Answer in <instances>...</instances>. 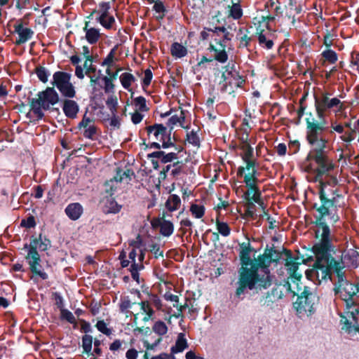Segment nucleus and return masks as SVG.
I'll return each mask as SVG.
<instances>
[{
  "label": "nucleus",
  "instance_id": "4d7b16f0",
  "mask_svg": "<svg viewBox=\"0 0 359 359\" xmlns=\"http://www.w3.org/2000/svg\"><path fill=\"white\" fill-rule=\"evenodd\" d=\"M102 79L104 82V92L106 93H114L115 86L113 83V81L111 79H108L107 76H104Z\"/></svg>",
  "mask_w": 359,
  "mask_h": 359
},
{
  "label": "nucleus",
  "instance_id": "a211bd4d",
  "mask_svg": "<svg viewBox=\"0 0 359 359\" xmlns=\"http://www.w3.org/2000/svg\"><path fill=\"white\" fill-rule=\"evenodd\" d=\"M250 32L245 27H240L236 34V39L239 41L238 48H248L250 46L252 39L250 36Z\"/></svg>",
  "mask_w": 359,
  "mask_h": 359
},
{
  "label": "nucleus",
  "instance_id": "5fc2aeb1",
  "mask_svg": "<svg viewBox=\"0 0 359 359\" xmlns=\"http://www.w3.org/2000/svg\"><path fill=\"white\" fill-rule=\"evenodd\" d=\"M152 78L153 74L151 70L150 69H147L146 70H144V76L142 79V87L144 88L148 87L150 85Z\"/></svg>",
  "mask_w": 359,
  "mask_h": 359
},
{
  "label": "nucleus",
  "instance_id": "37998d69",
  "mask_svg": "<svg viewBox=\"0 0 359 359\" xmlns=\"http://www.w3.org/2000/svg\"><path fill=\"white\" fill-rule=\"evenodd\" d=\"M144 269L143 264H132L130 268L132 278L137 283H140L139 271Z\"/></svg>",
  "mask_w": 359,
  "mask_h": 359
},
{
  "label": "nucleus",
  "instance_id": "0eeeda50",
  "mask_svg": "<svg viewBox=\"0 0 359 359\" xmlns=\"http://www.w3.org/2000/svg\"><path fill=\"white\" fill-rule=\"evenodd\" d=\"M72 74L62 71L55 72L53 75L51 84L55 86L62 96L73 98L76 96L75 87L71 82Z\"/></svg>",
  "mask_w": 359,
  "mask_h": 359
},
{
  "label": "nucleus",
  "instance_id": "774afa93",
  "mask_svg": "<svg viewBox=\"0 0 359 359\" xmlns=\"http://www.w3.org/2000/svg\"><path fill=\"white\" fill-rule=\"evenodd\" d=\"M353 306H356V308L348 311L347 313L348 316L352 318L353 321L357 323L358 318L356 316L359 314V303L357 302V305H353Z\"/></svg>",
  "mask_w": 359,
  "mask_h": 359
},
{
  "label": "nucleus",
  "instance_id": "c03bdc74",
  "mask_svg": "<svg viewBox=\"0 0 359 359\" xmlns=\"http://www.w3.org/2000/svg\"><path fill=\"white\" fill-rule=\"evenodd\" d=\"M229 76L226 75L225 72H222L221 76V80L219 83V85L221 86L220 90L222 93H226L228 91V86L232 85V81H229Z\"/></svg>",
  "mask_w": 359,
  "mask_h": 359
},
{
  "label": "nucleus",
  "instance_id": "20e7f679",
  "mask_svg": "<svg viewBox=\"0 0 359 359\" xmlns=\"http://www.w3.org/2000/svg\"><path fill=\"white\" fill-rule=\"evenodd\" d=\"M329 95L328 93H323L320 97L314 95V106L318 120L315 118L312 112L306 113V140L309 144L328 143L329 142L323 136L327 129L325 111L338 106H339V110L342 108V104L338 98L330 99Z\"/></svg>",
  "mask_w": 359,
  "mask_h": 359
},
{
  "label": "nucleus",
  "instance_id": "f257e3e1",
  "mask_svg": "<svg viewBox=\"0 0 359 359\" xmlns=\"http://www.w3.org/2000/svg\"><path fill=\"white\" fill-rule=\"evenodd\" d=\"M328 143L309 144L311 149L306 157V161L313 162L316 165L314 170L316 177L314 181L319 183L318 196L320 204L314 203L313 208L318 213L315 217V221L312 223L315 225H327L325 220V217H329L332 224H336L340 219L337 212L338 198H342L338 189L327 190V186L335 187L338 184L336 176L332 175L328 181H324L323 177L328 175L332 171L335 165L333 160L329 156L327 149Z\"/></svg>",
  "mask_w": 359,
  "mask_h": 359
},
{
  "label": "nucleus",
  "instance_id": "c9c22d12",
  "mask_svg": "<svg viewBox=\"0 0 359 359\" xmlns=\"http://www.w3.org/2000/svg\"><path fill=\"white\" fill-rule=\"evenodd\" d=\"M216 226L218 233L222 236L226 237L231 233V228L226 222H221L218 219H216Z\"/></svg>",
  "mask_w": 359,
  "mask_h": 359
},
{
  "label": "nucleus",
  "instance_id": "c85d7f7f",
  "mask_svg": "<svg viewBox=\"0 0 359 359\" xmlns=\"http://www.w3.org/2000/svg\"><path fill=\"white\" fill-rule=\"evenodd\" d=\"M161 224L160 233L162 236L169 237L172 234L174 231V225L172 222L164 219H163V223Z\"/></svg>",
  "mask_w": 359,
  "mask_h": 359
},
{
  "label": "nucleus",
  "instance_id": "473e14b6",
  "mask_svg": "<svg viewBox=\"0 0 359 359\" xmlns=\"http://www.w3.org/2000/svg\"><path fill=\"white\" fill-rule=\"evenodd\" d=\"M35 73L38 79L43 83H46L50 76L48 70L43 66H37L35 68Z\"/></svg>",
  "mask_w": 359,
  "mask_h": 359
},
{
  "label": "nucleus",
  "instance_id": "7c9ffc66",
  "mask_svg": "<svg viewBox=\"0 0 359 359\" xmlns=\"http://www.w3.org/2000/svg\"><path fill=\"white\" fill-rule=\"evenodd\" d=\"M189 210L195 218L201 219L205 215V208L203 205L192 203Z\"/></svg>",
  "mask_w": 359,
  "mask_h": 359
},
{
  "label": "nucleus",
  "instance_id": "bf43d9fd",
  "mask_svg": "<svg viewBox=\"0 0 359 359\" xmlns=\"http://www.w3.org/2000/svg\"><path fill=\"white\" fill-rule=\"evenodd\" d=\"M149 250L154 254L155 258L158 259L160 257H163V251L161 250L160 246L158 244H151L150 245Z\"/></svg>",
  "mask_w": 359,
  "mask_h": 359
},
{
  "label": "nucleus",
  "instance_id": "b1692460",
  "mask_svg": "<svg viewBox=\"0 0 359 359\" xmlns=\"http://www.w3.org/2000/svg\"><path fill=\"white\" fill-rule=\"evenodd\" d=\"M171 55L176 58H182L187 55V48L178 42H174L170 47Z\"/></svg>",
  "mask_w": 359,
  "mask_h": 359
},
{
  "label": "nucleus",
  "instance_id": "f3484780",
  "mask_svg": "<svg viewBox=\"0 0 359 359\" xmlns=\"http://www.w3.org/2000/svg\"><path fill=\"white\" fill-rule=\"evenodd\" d=\"M65 212L71 220L76 221L82 215L83 208L79 203H72L65 208Z\"/></svg>",
  "mask_w": 359,
  "mask_h": 359
},
{
  "label": "nucleus",
  "instance_id": "dca6fc26",
  "mask_svg": "<svg viewBox=\"0 0 359 359\" xmlns=\"http://www.w3.org/2000/svg\"><path fill=\"white\" fill-rule=\"evenodd\" d=\"M38 97L48 102L52 106L56 104L59 100V95L55 90L54 87H47L44 90L39 92Z\"/></svg>",
  "mask_w": 359,
  "mask_h": 359
},
{
  "label": "nucleus",
  "instance_id": "2eb2a0df",
  "mask_svg": "<svg viewBox=\"0 0 359 359\" xmlns=\"http://www.w3.org/2000/svg\"><path fill=\"white\" fill-rule=\"evenodd\" d=\"M62 110L67 118L74 119L77 117L79 106L76 101L71 98L65 99L62 102Z\"/></svg>",
  "mask_w": 359,
  "mask_h": 359
},
{
  "label": "nucleus",
  "instance_id": "412c9836",
  "mask_svg": "<svg viewBox=\"0 0 359 359\" xmlns=\"http://www.w3.org/2000/svg\"><path fill=\"white\" fill-rule=\"evenodd\" d=\"M225 69V72L226 73V75L229 76V80L231 81L232 79L236 81V86L240 87L241 85L245 82V80L243 79L241 76L239 75L238 72H237L236 69H234V65H233L231 67H230L229 64L226 65L223 67Z\"/></svg>",
  "mask_w": 359,
  "mask_h": 359
},
{
  "label": "nucleus",
  "instance_id": "de8ad7c7",
  "mask_svg": "<svg viewBox=\"0 0 359 359\" xmlns=\"http://www.w3.org/2000/svg\"><path fill=\"white\" fill-rule=\"evenodd\" d=\"M222 34V38H214V42L218 46L226 45V41H231L233 37V34L228 32L226 29Z\"/></svg>",
  "mask_w": 359,
  "mask_h": 359
},
{
  "label": "nucleus",
  "instance_id": "f8f14e48",
  "mask_svg": "<svg viewBox=\"0 0 359 359\" xmlns=\"http://www.w3.org/2000/svg\"><path fill=\"white\" fill-rule=\"evenodd\" d=\"M30 95H32V91L29 90V96L27 98L28 104L31 107V110L36 116L37 120H41L44 117V113L42 109L49 110L51 104L41 98H30Z\"/></svg>",
  "mask_w": 359,
  "mask_h": 359
},
{
  "label": "nucleus",
  "instance_id": "a878e982",
  "mask_svg": "<svg viewBox=\"0 0 359 359\" xmlns=\"http://www.w3.org/2000/svg\"><path fill=\"white\" fill-rule=\"evenodd\" d=\"M229 17L232 18L234 20H239L243 16V10L240 4L233 3L232 6H229Z\"/></svg>",
  "mask_w": 359,
  "mask_h": 359
},
{
  "label": "nucleus",
  "instance_id": "09e8293b",
  "mask_svg": "<svg viewBox=\"0 0 359 359\" xmlns=\"http://www.w3.org/2000/svg\"><path fill=\"white\" fill-rule=\"evenodd\" d=\"M106 104L111 111V114H117L118 100L116 96H110L106 101Z\"/></svg>",
  "mask_w": 359,
  "mask_h": 359
},
{
  "label": "nucleus",
  "instance_id": "338daca9",
  "mask_svg": "<svg viewBox=\"0 0 359 359\" xmlns=\"http://www.w3.org/2000/svg\"><path fill=\"white\" fill-rule=\"evenodd\" d=\"M276 301V299L273 297L269 292H268L266 295L262 297L261 299V302H263L262 304L264 306H269L271 303H273Z\"/></svg>",
  "mask_w": 359,
  "mask_h": 359
},
{
  "label": "nucleus",
  "instance_id": "680f3d73",
  "mask_svg": "<svg viewBox=\"0 0 359 359\" xmlns=\"http://www.w3.org/2000/svg\"><path fill=\"white\" fill-rule=\"evenodd\" d=\"M109 120V126L114 129H118L121 126V122L116 114H111V118Z\"/></svg>",
  "mask_w": 359,
  "mask_h": 359
},
{
  "label": "nucleus",
  "instance_id": "79ce46f5",
  "mask_svg": "<svg viewBox=\"0 0 359 359\" xmlns=\"http://www.w3.org/2000/svg\"><path fill=\"white\" fill-rule=\"evenodd\" d=\"M61 318L66 320L68 323L73 324L74 327L76 328L77 323L73 313L68 309H61L60 311Z\"/></svg>",
  "mask_w": 359,
  "mask_h": 359
},
{
  "label": "nucleus",
  "instance_id": "603ef678",
  "mask_svg": "<svg viewBox=\"0 0 359 359\" xmlns=\"http://www.w3.org/2000/svg\"><path fill=\"white\" fill-rule=\"evenodd\" d=\"M149 303L152 304L154 306L158 311H163V304L160 297L156 294H149Z\"/></svg>",
  "mask_w": 359,
  "mask_h": 359
},
{
  "label": "nucleus",
  "instance_id": "cd10ccee",
  "mask_svg": "<svg viewBox=\"0 0 359 359\" xmlns=\"http://www.w3.org/2000/svg\"><path fill=\"white\" fill-rule=\"evenodd\" d=\"M219 48H217V51H215V56L213 60L220 62L225 63L228 60V54L226 51V45L219 46Z\"/></svg>",
  "mask_w": 359,
  "mask_h": 359
},
{
  "label": "nucleus",
  "instance_id": "69168bd1",
  "mask_svg": "<svg viewBox=\"0 0 359 359\" xmlns=\"http://www.w3.org/2000/svg\"><path fill=\"white\" fill-rule=\"evenodd\" d=\"M347 256L350 258L353 264H355V266H358V263H359V253L354 250H351L348 252Z\"/></svg>",
  "mask_w": 359,
  "mask_h": 359
},
{
  "label": "nucleus",
  "instance_id": "4c0bfd02",
  "mask_svg": "<svg viewBox=\"0 0 359 359\" xmlns=\"http://www.w3.org/2000/svg\"><path fill=\"white\" fill-rule=\"evenodd\" d=\"M336 275L337 276V282L334 284V294H339V290L340 289V286L343 283H346V278L344 276V272L342 271V269H337V271H335Z\"/></svg>",
  "mask_w": 359,
  "mask_h": 359
},
{
  "label": "nucleus",
  "instance_id": "f704fd0d",
  "mask_svg": "<svg viewBox=\"0 0 359 359\" xmlns=\"http://www.w3.org/2000/svg\"><path fill=\"white\" fill-rule=\"evenodd\" d=\"M39 246V238H34L31 240L30 243H26L25 245V248H28V252L26 256L39 255L37 251V247Z\"/></svg>",
  "mask_w": 359,
  "mask_h": 359
},
{
  "label": "nucleus",
  "instance_id": "f03ea898",
  "mask_svg": "<svg viewBox=\"0 0 359 359\" xmlns=\"http://www.w3.org/2000/svg\"><path fill=\"white\" fill-rule=\"evenodd\" d=\"M255 254L257 250L251 245L250 241L239 243V259L241 267L238 269V287L236 296L239 297L248 288L266 289L271 285L272 278L269 270L271 263H278V257H273L268 252V245L262 255L252 259L250 254Z\"/></svg>",
  "mask_w": 359,
  "mask_h": 359
},
{
  "label": "nucleus",
  "instance_id": "423d86ee",
  "mask_svg": "<svg viewBox=\"0 0 359 359\" xmlns=\"http://www.w3.org/2000/svg\"><path fill=\"white\" fill-rule=\"evenodd\" d=\"M259 182L260 180L253 175H244L243 182L246 191L243 193V198L247 209L255 210V203L259 206L264 205L262 194L258 186Z\"/></svg>",
  "mask_w": 359,
  "mask_h": 359
},
{
  "label": "nucleus",
  "instance_id": "4468645a",
  "mask_svg": "<svg viewBox=\"0 0 359 359\" xmlns=\"http://www.w3.org/2000/svg\"><path fill=\"white\" fill-rule=\"evenodd\" d=\"M275 35L271 30L264 31L261 29L257 32V39L259 46L265 49L270 50L273 47Z\"/></svg>",
  "mask_w": 359,
  "mask_h": 359
},
{
  "label": "nucleus",
  "instance_id": "9b49d317",
  "mask_svg": "<svg viewBox=\"0 0 359 359\" xmlns=\"http://www.w3.org/2000/svg\"><path fill=\"white\" fill-rule=\"evenodd\" d=\"M25 259L29 264V270L33 274V277H39L43 280L48 278V273L42 269L40 255L25 256Z\"/></svg>",
  "mask_w": 359,
  "mask_h": 359
},
{
  "label": "nucleus",
  "instance_id": "2f4dec72",
  "mask_svg": "<svg viewBox=\"0 0 359 359\" xmlns=\"http://www.w3.org/2000/svg\"><path fill=\"white\" fill-rule=\"evenodd\" d=\"M96 21L105 29H111L115 23V18L109 13L106 18H96Z\"/></svg>",
  "mask_w": 359,
  "mask_h": 359
},
{
  "label": "nucleus",
  "instance_id": "bb28decb",
  "mask_svg": "<svg viewBox=\"0 0 359 359\" xmlns=\"http://www.w3.org/2000/svg\"><path fill=\"white\" fill-rule=\"evenodd\" d=\"M93 343V339L91 335L85 334L82 337V348L83 349V353L87 355H93L92 353V345Z\"/></svg>",
  "mask_w": 359,
  "mask_h": 359
},
{
  "label": "nucleus",
  "instance_id": "aec40b11",
  "mask_svg": "<svg viewBox=\"0 0 359 359\" xmlns=\"http://www.w3.org/2000/svg\"><path fill=\"white\" fill-rule=\"evenodd\" d=\"M148 135L154 133L156 140L161 141L166 135L167 128L161 123H155L146 128Z\"/></svg>",
  "mask_w": 359,
  "mask_h": 359
},
{
  "label": "nucleus",
  "instance_id": "ddd939ff",
  "mask_svg": "<svg viewBox=\"0 0 359 359\" xmlns=\"http://www.w3.org/2000/svg\"><path fill=\"white\" fill-rule=\"evenodd\" d=\"M13 28L14 32L18 35V37L15 41L16 46L25 43L30 40L34 34V31L29 27H25L22 22L15 23Z\"/></svg>",
  "mask_w": 359,
  "mask_h": 359
},
{
  "label": "nucleus",
  "instance_id": "c756f323",
  "mask_svg": "<svg viewBox=\"0 0 359 359\" xmlns=\"http://www.w3.org/2000/svg\"><path fill=\"white\" fill-rule=\"evenodd\" d=\"M10 1L11 2L10 6H13L15 1V8L22 10L30 4L31 0H0V7L8 6Z\"/></svg>",
  "mask_w": 359,
  "mask_h": 359
},
{
  "label": "nucleus",
  "instance_id": "39448f33",
  "mask_svg": "<svg viewBox=\"0 0 359 359\" xmlns=\"http://www.w3.org/2000/svg\"><path fill=\"white\" fill-rule=\"evenodd\" d=\"M286 259L285 260V266L287 269L289 278L292 283L296 285V290L292 291L294 295L297 297L296 302L294 303V307L299 313L303 312L308 313L311 315L315 311L314 306L318 302L317 294L311 292V288L306 285H302L301 279L302 275L297 271L299 269V264L297 258L292 257V252L290 250L284 249ZM288 290L292 292L290 284L287 282Z\"/></svg>",
  "mask_w": 359,
  "mask_h": 359
},
{
  "label": "nucleus",
  "instance_id": "9d476101",
  "mask_svg": "<svg viewBox=\"0 0 359 359\" xmlns=\"http://www.w3.org/2000/svg\"><path fill=\"white\" fill-rule=\"evenodd\" d=\"M79 130H82L83 136L89 140H94L97 135L98 128L95 125L94 118H90L85 114L77 126Z\"/></svg>",
  "mask_w": 359,
  "mask_h": 359
},
{
  "label": "nucleus",
  "instance_id": "864d4df0",
  "mask_svg": "<svg viewBox=\"0 0 359 359\" xmlns=\"http://www.w3.org/2000/svg\"><path fill=\"white\" fill-rule=\"evenodd\" d=\"M36 224L35 218L33 215H30L27 218L22 219L20 223L21 226L28 229L34 228Z\"/></svg>",
  "mask_w": 359,
  "mask_h": 359
},
{
  "label": "nucleus",
  "instance_id": "e2e57ef3",
  "mask_svg": "<svg viewBox=\"0 0 359 359\" xmlns=\"http://www.w3.org/2000/svg\"><path fill=\"white\" fill-rule=\"evenodd\" d=\"M173 307L176 308L177 309V313L172 315L176 318H179L180 317L182 316V312L184 309L189 307L188 304L186 302L183 305H179L178 303L174 304Z\"/></svg>",
  "mask_w": 359,
  "mask_h": 359
},
{
  "label": "nucleus",
  "instance_id": "393cba45",
  "mask_svg": "<svg viewBox=\"0 0 359 359\" xmlns=\"http://www.w3.org/2000/svg\"><path fill=\"white\" fill-rule=\"evenodd\" d=\"M121 83L123 88L130 91V86L132 83L136 81L135 77L130 73L125 72L119 76Z\"/></svg>",
  "mask_w": 359,
  "mask_h": 359
},
{
  "label": "nucleus",
  "instance_id": "052dcab7",
  "mask_svg": "<svg viewBox=\"0 0 359 359\" xmlns=\"http://www.w3.org/2000/svg\"><path fill=\"white\" fill-rule=\"evenodd\" d=\"M135 104L139 106V109L142 111H147L146 99L142 96H139L135 99Z\"/></svg>",
  "mask_w": 359,
  "mask_h": 359
},
{
  "label": "nucleus",
  "instance_id": "72a5a7b5",
  "mask_svg": "<svg viewBox=\"0 0 359 359\" xmlns=\"http://www.w3.org/2000/svg\"><path fill=\"white\" fill-rule=\"evenodd\" d=\"M153 10L156 13H159V15L156 17L158 20H163L167 13V9L164 6V4L161 0H156L155 4L153 6Z\"/></svg>",
  "mask_w": 359,
  "mask_h": 359
},
{
  "label": "nucleus",
  "instance_id": "6e6552de",
  "mask_svg": "<svg viewBox=\"0 0 359 359\" xmlns=\"http://www.w3.org/2000/svg\"><path fill=\"white\" fill-rule=\"evenodd\" d=\"M242 160L245 162V166H240L237 169V176L243 177L245 175H253L258 178V172L256 169L257 165L256 159L254 158V149L249 147L248 150L241 155Z\"/></svg>",
  "mask_w": 359,
  "mask_h": 359
},
{
  "label": "nucleus",
  "instance_id": "3c124183",
  "mask_svg": "<svg viewBox=\"0 0 359 359\" xmlns=\"http://www.w3.org/2000/svg\"><path fill=\"white\" fill-rule=\"evenodd\" d=\"M95 327L98 331L107 336H109L111 334V329L107 327L106 323L103 320H98Z\"/></svg>",
  "mask_w": 359,
  "mask_h": 359
},
{
  "label": "nucleus",
  "instance_id": "a19ab883",
  "mask_svg": "<svg viewBox=\"0 0 359 359\" xmlns=\"http://www.w3.org/2000/svg\"><path fill=\"white\" fill-rule=\"evenodd\" d=\"M129 299V297H124L121 299V302L119 304V310L123 313H128L129 312V309L132 307L133 304Z\"/></svg>",
  "mask_w": 359,
  "mask_h": 359
},
{
  "label": "nucleus",
  "instance_id": "0e129e2a",
  "mask_svg": "<svg viewBox=\"0 0 359 359\" xmlns=\"http://www.w3.org/2000/svg\"><path fill=\"white\" fill-rule=\"evenodd\" d=\"M300 149V142L298 140L290 141L289 143V150L292 154H297Z\"/></svg>",
  "mask_w": 359,
  "mask_h": 359
},
{
  "label": "nucleus",
  "instance_id": "1a4fd4ad",
  "mask_svg": "<svg viewBox=\"0 0 359 359\" xmlns=\"http://www.w3.org/2000/svg\"><path fill=\"white\" fill-rule=\"evenodd\" d=\"M339 294H341L340 297L344 301L347 310H350L353 305H357V302L354 299L358 294L355 284H353L346 280V283H343L340 286Z\"/></svg>",
  "mask_w": 359,
  "mask_h": 359
},
{
  "label": "nucleus",
  "instance_id": "4be33fe9",
  "mask_svg": "<svg viewBox=\"0 0 359 359\" xmlns=\"http://www.w3.org/2000/svg\"><path fill=\"white\" fill-rule=\"evenodd\" d=\"M180 205L181 199L177 194H170L165 204L166 209L170 212L178 210Z\"/></svg>",
  "mask_w": 359,
  "mask_h": 359
},
{
  "label": "nucleus",
  "instance_id": "49530a36",
  "mask_svg": "<svg viewBox=\"0 0 359 359\" xmlns=\"http://www.w3.org/2000/svg\"><path fill=\"white\" fill-rule=\"evenodd\" d=\"M186 140L189 144L197 147H200V138L196 131L191 130V132L187 133Z\"/></svg>",
  "mask_w": 359,
  "mask_h": 359
},
{
  "label": "nucleus",
  "instance_id": "58836bf2",
  "mask_svg": "<svg viewBox=\"0 0 359 359\" xmlns=\"http://www.w3.org/2000/svg\"><path fill=\"white\" fill-rule=\"evenodd\" d=\"M106 208L108 213L116 214L121 211V205H118L114 198H110L107 201Z\"/></svg>",
  "mask_w": 359,
  "mask_h": 359
},
{
  "label": "nucleus",
  "instance_id": "5701e85b",
  "mask_svg": "<svg viewBox=\"0 0 359 359\" xmlns=\"http://www.w3.org/2000/svg\"><path fill=\"white\" fill-rule=\"evenodd\" d=\"M188 347L187 341L184 337V334L180 333L175 342V345L171 348L172 353L182 352Z\"/></svg>",
  "mask_w": 359,
  "mask_h": 359
},
{
  "label": "nucleus",
  "instance_id": "a18cd8bd",
  "mask_svg": "<svg viewBox=\"0 0 359 359\" xmlns=\"http://www.w3.org/2000/svg\"><path fill=\"white\" fill-rule=\"evenodd\" d=\"M117 48L118 46L116 45L110 50L107 57L102 62V66H107L108 67H110L112 65Z\"/></svg>",
  "mask_w": 359,
  "mask_h": 359
},
{
  "label": "nucleus",
  "instance_id": "6e6d98bb",
  "mask_svg": "<svg viewBox=\"0 0 359 359\" xmlns=\"http://www.w3.org/2000/svg\"><path fill=\"white\" fill-rule=\"evenodd\" d=\"M51 242L46 236L42 238L41 234L39 235V248L41 251H46L50 246Z\"/></svg>",
  "mask_w": 359,
  "mask_h": 359
},
{
  "label": "nucleus",
  "instance_id": "e433bc0d",
  "mask_svg": "<svg viewBox=\"0 0 359 359\" xmlns=\"http://www.w3.org/2000/svg\"><path fill=\"white\" fill-rule=\"evenodd\" d=\"M322 57L330 64H334L338 60L337 53L332 49H327L321 53Z\"/></svg>",
  "mask_w": 359,
  "mask_h": 359
},
{
  "label": "nucleus",
  "instance_id": "8fccbe9b",
  "mask_svg": "<svg viewBox=\"0 0 359 359\" xmlns=\"http://www.w3.org/2000/svg\"><path fill=\"white\" fill-rule=\"evenodd\" d=\"M110 9V4L109 2L102 1L99 4V9L97 10V13H100V15L97 18H106L107 17V14L109 13V11Z\"/></svg>",
  "mask_w": 359,
  "mask_h": 359
},
{
  "label": "nucleus",
  "instance_id": "6ab92c4d",
  "mask_svg": "<svg viewBox=\"0 0 359 359\" xmlns=\"http://www.w3.org/2000/svg\"><path fill=\"white\" fill-rule=\"evenodd\" d=\"M90 22H85V27L83 31L86 32V39L87 41L90 44L96 43L100 37V30L94 27L89 28Z\"/></svg>",
  "mask_w": 359,
  "mask_h": 359
},
{
  "label": "nucleus",
  "instance_id": "7ed1b4c3",
  "mask_svg": "<svg viewBox=\"0 0 359 359\" xmlns=\"http://www.w3.org/2000/svg\"><path fill=\"white\" fill-rule=\"evenodd\" d=\"M316 226L322 229V233L320 235L319 230L315 231L316 238L320 237V240L311 248V251L315 255L316 259L313 264V269L306 271V276L309 280H312L313 276L319 278L318 271L320 270L322 272V279H331V270L333 269L335 272L337 269H343V267L330 254L334 247L328 224Z\"/></svg>",
  "mask_w": 359,
  "mask_h": 359
},
{
  "label": "nucleus",
  "instance_id": "13d9d810",
  "mask_svg": "<svg viewBox=\"0 0 359 359\" xmlns=\"http://www.w3.org/2000/svg\"><path fill=\"white\" fill-rule=\"evenodd\" d=\"M177 158H178V157H177V153L170 152V153L165 154V152L164 151V154L163 155V156L161 158V163H168L172 162L174 160L177 159Z\"/></svg>",
  "mask_w": 359,
  "mask_h": 359
},
{
  "label": "nucleus",
  "instance_id": "ea45409f",
  "mask_svg": "<svg viewBox=\"0 0 359 359\" xmlns=\"http://www.w3.org/2000/svg\"><path fill=\"white\" fill-rule=\"evenodd\" d=\"M153 331L158 334L159 336H163L165 334L168 332V327L165 323L161 320H158L156 322L152 327Z\"/></svg>",
  "mask_w": 359,
  "mask_h": 359
}]
</instances>
